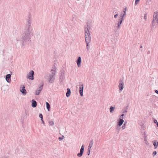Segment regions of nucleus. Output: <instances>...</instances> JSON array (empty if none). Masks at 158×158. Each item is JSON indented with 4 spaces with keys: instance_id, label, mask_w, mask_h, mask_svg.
Masks as SVG:
<instances>
[{
    "instance_id": "423d86ee",
    "label": "nucleus",
    "mask_w": 158,
    "mask_h": 158,
    "mask_svg": "<svg viewBox=\"0 0 158 158\" xmlns=\"http://www.w3.org/2000/svg\"><path fill=\"white\" fill-rule=\"evenodd\" d=\"M124 84L123 81H119V83L118 85V87L119 89V92L120 93L123 89V88L124 87Z\"/></svg>"
},
{
    "instance_id": "c85d7f7f",
    "label": "nucleus",
    "mask_w": 158,
    "mask_h": 158,
    "mask_svg": "<svg viewBox=\"0 0 158 158\" xmlns=\"http://www.w3.org/2000/svg\"><path fill=\"white\" fill-rule=\"evenodd\" d=\"M156 153H157V152H156V151H154L153 152V153H152L153 156H155L156 154Z\"/></svg>"
},
{
    "instance_id": "20e7f679",
    "label": "nucleus",
    "mask_w": 158,
    "mask_h": 158,
    "mask_svg": "<svg viewBox=\"0 0 158 158\" xmlns=\"http://www.w3.org/2000/svg\"><path fill=\"white\" fill-rule=\"evenodd\" d=\"M155 21H156V23H158V12H154L153 18V21H152V24L153 26L155 25Z\"/></svg>"
},
{
    "instance_id": "2eb2a0df",
    "label": "nucleus",
    "mask_w": 158,
    "mask_h": 158,
    "mask_svg": "<svg viewBox=\"0 0 158 158\" xmlns=\"http://www.w3.org/2000/svg\"><path fill=\"white\" fill-rule=\"evenodd\" d=\"M84 145H83L82 146L80 149V157H81L82 156L84 152Z\"/></svg>"
},
{
    "instance_id": "a18cd8bd",
    "label": "nucleus",
    "mask_w": 158,
    "mask_h": 158,
    "mask_svg": "<svg viewBox=\"0 0 158 158\" xmlns=\"http://www.w3.org/2000/svg\"><path fill=\"white\" fill-rule=\"evenodd\" d=\"M17 41H19V39H17Z\"/></svg>"
},
{
    "instance_id": "cd10ccee",
    "label": "nucleus",
    "mask_w": 158,
    "mask_h": 158,
    "mask_svg": "<svg viewBox=\"0 0 158 158\" xmlns=\"http://www.w3.org/2000/svg\"><path fill=\"white\" fill-rule=\"evenodd\" d=\"M143 19L145 20V21H146L147 20V14H145L144 15Z\"/></svg>"
},
{
    "instance_id": "bb28decb",
    "label": "nucleus",
    "mask_w": 158,
    "mask_h": 158,
    "mask_svg": "<svg viewBox=\"0 0 158 158\" xmlns=\"http://www.w3.org/2000/svg\"><path fill=\"white\" fill-rule=\"evenodd\" d=\"M64 137V136L63 135H62L61 136L59 137L58 138V139L60 141L62 140Z\"/></svg>"
},
{
    "instance_id": "473e14b6",
    "label": "nucleus",
    "mask_w": 158,
    "mask_h": 158,
    "mask_svg": "<svg viewBox=\"0 0 158 158\" xmlns=\"http://www.w3.org/2000/svg\"><path fill=\"white\" fill-rule=\"evenodd\" d=\"M90 150H91V149L89 148V149H88V155H89L90 153Z\"/></svg>"
},
{
    "instance_id": "b1692460",
    "label": "nucleus",
    "mask_w": 158,
    "mask_h": 158,
    "mask_svg": "<svg viewBox=\"0 0 158 158\" xmlns=\"http://www.w3.org/2000/svg\"><path fill=\"white\" fill-rule=\"evenodd\" d=\"M40 90H37L35 91V94L36 95H38L40 94Z\"/></svg>"
},
{
    "instance_id": "4be33fe9",
    "label": "nucleus",
    "mask_w": 158,
    "mask_h": 158,
    "mask_svg": "<svg viewBox=\"0 0 158 158\" xmlns=\"http://www.w3.org/2000/svg\"><path fill=\"white\" fill-rule=\"evenodd\" d=\"M128 107V106H127L126 107V109L125 110V109H123L122 110V112L123 113H127V109Z\"/></svg>"
},
{
    "instance_id": "ea45409f",
    "label": "nucleus",
    "mask_w": 158,
    "mask_h": 158,
    "mask_svg": "<svg viewBox=\"0 0 158 158\" xmlns=\"http://www.w3.org/2000/svg\"><path fill=\"white\" fill-rule=\"evenodd\" d=\"M125 116V114H122L121 115V117L122 116V117H123V116Z\"/></svg>"
},
{
    "instance_id": "1a4fd4ad",
    "label": "nucleus",
    "mask_w": 158,
    "mask_h": 158,
    "mask_svg": "<svg viewBox=\"0 0 158 158\" xmlns=\"http://www.w3.org/2000/svg\"><path fill=\"white\" fill-rule=\"evenodd\" d=\"M121 118V116H120L118 121V125L119 126H121L124 122V120L123 119V118Z\"/></svg>"
},
{
    "instance_id": "7c9ffc66",
    "label": "nucleus",
    "mask_w": 158,
    "mask_h": 158,
    "mask_svg": "<svg viewBox=\"0 0 158 158\" xmlns=\"http://www.w3.org/2000/svg\"><path fill=\"white\" fill-rule=\"evenodd\" d=\"M140 0H135V5H136L139 3Z\"/></svg>"
},
{
    "instance_id": "58836bf2",
    "label": "nucleus",
    "mask_w": 158,
    "mask_h": 158,
    "mask_svg": "<svg viewBox=\"0 0 158 158\" xmlns=\"http://www.w3.org/2000/svg\"><path fill=\"white\" fill-rule=\"evenodd\" d=\"M42 123L43 124H45V122L44 120L42 121Z\"/></svg>"
},
{
    "instance_id": "c9c22d12",
    "label": "nucleus",
    "mask_w": 158,
    "mask_h": 158,
    "mask_svg": "<svg viewBox=\"0 0 158 158\" xmlns=\"http://www.w3.org/2000/svg\"><path fill=\"white\" fill-rule=\"evenodd\" d=\"M155 92L158 94V90H155Z\"/></svg>"
},
{
    "instance_id": "0eeeda50",
    "label": "nucleus",
    "mask_w": 158,
    "mask_h": 158,
    "mask_svg": "<svg viewBox=\"0 0 158 158\" xmlns=\"http://www.w3.org/2000/svg\"><path fill=\"white\" fill-rule=\"evenodd\" d=\"M126 8H125L124 10H123L121 13V14L120 15V18L119 19H122V20L123 19L124 17L126 15Z\"/></svg>"
},
{
    "instance_id": "2f4dec72",
    "label": "nucleus",
    "mask_w": 158,
    "mask_h": 158,
    "mask_svg": "<svg viewBox=\"0 0 158 158\" xmlns=\"http://www.w3.org/2000/svg\"><path fill=\"white\" fill-rule=\"evenodd\" d=\"M154 122L156 124V125H157V123H158V122H157V120L155 119H154Z\"/></svg>"
},
{
    "instance_id": "7ed1b4c3",
    "label": "nucleus",
    "mask_w": 158,
    "mask_h": 158,
    "mask_svg": "<svg viewBox=\"0 0 158 158\" xmlns=\"http://www.w3.org/2000/svg\"><path fill=\"white\" fill-rule=\"evenodd\" d=\"M51 74H49L46 77V79L48 80V81L50 83H53L54 82L55 78L53 77L55 75L56 71L53 69L51 70Z\"/></svg>"
},
{
    "instance_id": "e433bc0d",
    "label": "nucleus",
    "mask_w": 158,
    "mask_h": 158,
    "mask_svg": "<svg viewBox=\"0 0 158 158\" xmlns=\"http://www.w3.org/2000/svg\"><path fill=\"white\" fill-rule=\"evenodd\" d=\"M120 126H119V127H118L117 128V130H120Z\"/></svg>"
},
{
    "instance_id": "4468645a",
    "label": "nucleus",
    "mask_w": 158,
    "mask_h": 158,
    "mask_svg": "<svg viewBox=\"0 0 158 158\" xmlns=\"http://www.w3.org/2000/svg\"><path fill=\"white\" fill-rule=\"evenodd\" d=\"M64 71L62 69L60 71V74H61V76L60 77V78L61 80L63 79H64L63 76L64 75Z\"/></svg>"
},
{
    "instance_id": "9d476101",
    "label": "nucleus",
    "mask_w": 158,
    "mask_h": 158,
    "mask_svg": "<svg viewBox=\"0 0 158 158\" xmlns=\"http://www.w3.org/2000/svg\"><path fill=\"white\" fill-rule=\"evenodd\" d=\"M11 74H7L6 76V80L7 82L10 83L11 82Z\"/></svg>"
},
{
    "instance_id": "5701e85b",
    "label": "nucleus",
    "mask_w": 158,
    "mask_h": 158,
    "mask_svg": "<svg viewBox=\"0 0 158 158\" xmlns=\"http://www.w3.org/2000/svg\"><path fill=\"white\" fill-rule=\"evenodd\" d=\"M127 123V122L126 121H125L123 125L122 128V129H124L125 128V125Z\"/></svg>"
},
{
    "instance_id": "aec40b11",
    "label": "nucleus",
    "mask_w": 158,
    "mask_h": 158,
    "mask_svg": "<svg viewBox=\"0 0 158 158\" xmlns=\"http://www.w3.org/2000/svg\"><path fill=\"white\" fill-rule=\"evenodd\" d=\"M153 144L155 147V148L156 149V148L158 146V142H156L155 141L153 143Z\"/></svg>"
},
{
    "instance_id": "412c9836",
    "label": "nucleus",
    "mask_w": 158,
    "mask_h": 158,
    "mask_svg": "<svg viewBox=\"0 0 158 158\" xmlns=\"http://www.w3.org/2000/svg\"><path fill=\"white\" fill-rule=\"evenodd\" d=\"M114 110V107L112 106H111L110 108V112L111 113L113 112V111Z\"/></svg>"
},
{
    "instance_id": "f257e3e1",
    "label": "nucleus",
    "mask_w": 158,
    "mask_h": 158,
    "mask_svg": "<svg viewBox=\"0 0 158 158\" xmlns=\"http://www.w3.org/2000/svg\"><path fill=\"white\" fill-rule=\"evenodd\" d=\"M27 22L22 34L20 42L23 46L27 42L31 41V36L32 35L31 24V16L29 15L27 19Z\"/></svg>"
},
{
    "instance_id": "f704fd0d",
    "label": "nucleus",
    "mask_w": 158,
    "mask_h": 158,
    "mask_svg": "<svg viewBox=\"0 0 158 158\" xmlns=\"http://www.w3.org/2000/svg\"><path fill=\"white\" fill-rule=\"evenodd\" d=\"M118 15V14H116L114 16V17L115 18H117V16Z\"/></svg>"
},
{
    "instance_id": "f8f14e48",
    "label": "nucleus",
    "mask_w": 158,
    "mask_h": 158,
    "mask_svg": "<svg viewBox=\"0 0 158 158\" xmlns=\"http://www.w3.org/2000/svg\"><path fill=\"white\" fill-rule=\"evenodd\" d=\"M123 20L118 19L117 21L118 22L117 27L118 29H119L120 28V25L122 24Z\"/></svg>"
},
{
    "instance_id": "dca6fc26",
    "label": "nucleus",
    "mask_w": 158,
    "mask_h": 158,
    "mask_svg": "<svg viewBox=\"0 0 158 158\" xmlns=\"http://www.w3.org/2000/svg\"><path fill=\"white\" fill-rule=\"evenodd\" d=\"M71 94V90L69 88H67V92L66 93V96L67 97H69V96H70V94Z\"/></svg>"
},
{
    "instance_id": "a19ab883",
    "label": "nucleus",
    "mask_w": 158,
    "mask_h": 158,
    "mask_svg": "<svg viewBox=\"0 0 158 158\" xmlns=\"http://www.w3.org/2000/svg\"><path fill=\"white\" fill-rule=\"evenodd\" d=\"M41 118V119H40V120H41V121H42V120H43V118Z\"/></svg>"
},
{
    "instance_id": "f03ea898",
    "label": "nucleus",
    "mask_w": 158,
    "mask_h": 158,
    "mask_svg": "<svg viewBox=\"0 0 158 158\" xmlns=\"http://www.w3.org/2000/svg\"><path fill=\"white\" fill-rule=\"evenodd\" d=\"M90 26L88 24H87V27H85V39L86 43L87 44V48H88V44L91 41V38L89 31V29H90Z\"/></svg>"
},
{
    "instance_id": "c03bdc74",
    "label": "nucleus",
    "mask_w": 158,
    "mask_h": 158,
    "mask_svg": "<svg viewBox=\"0 0 158 158\" xmlns=\"http://www.w3.org/2000/svg\"><path fill=\"white\" fill-rule=\"evenodd\" d=\"M150 53V51H148V53Z\"/></svg>"
},
{
    "instance_id": "39448f33",
    "label": "nucleus",
    "mask_w": 158,
    "mask_h": 158,
    "mask_svg": "<svg viewBox=\"0 0 158 158\" xmlns=\"http://www.w3.org/2000/svg\"><path fill=\"white\" fill-rule=\"evenodd\" d=\"M34 72L33 70L31 71L27 75V79H29L31 80H33L34 79Z\"/></svg>"
},
{
    "instance_id": "6e6552de",
    "label": "nucleus",
    "mask_w": 158,
    "mask_h": 158,
    "mask_svg": "<svg viewBox=\"0 0 158 158\" xmlns=\"http://www.w3.org/2000/svg\"><path fill=\"white\" fill-rule=\"evenodd\" d=\"M80 95L81 96H83V85L82 83L80 84Z\"/></svg>"
},
{
    "instance_id": "37998d69",
    "label": "nucleus",
    "mask_w": 158,
    "mask_h": 158,
    "mask_svg": "<svg viewBox=\"0 0 158 158\" xmlns=\"http://www.w3.org/2000/svg\"><path fill=\"white\" fill-rule=\"evenodd\" d=\"M140 48H142V45H141V46H140Z\"/></svg>"
},
{
    "instance_id": "c756f323",
    "label": "nucleus",
    "mask_w": 158,
    "mask_h": 158,
    "mask_svg": "<svg viewBox=\"0 0 158 158\" xmlns=\"http://www.w3.org/2000/svg\"><path fill=\"white\" fill-rule=\"evenodd\" d=\"M15 33H13V35H16L18 34V31L16 30H15Z\"/></svg>"
},
{
    "instance_id": "de8ad7c7",
    "label": "nucleus",
    "mask_w": 158,
    "mask_h": 158,
    "mask_svg": "<svg viewBox=\"0 0 158 158\" xmlns=\"http://www.w3.org/2000/svg\"><path fill=\"white\" fill-rule=\"evenodd\" d=\"M157 127H158V123H157Z\"/></svg>"
},
{
    "instance_id": "72a5a7b5",
    "label": "nucleus",
    "mask_w": 158,
    "mask_h": 158,
    "mask_svg": "<svg viewBox=\"0 0 158 158\" xmlns=\"http://www.w3.org/2000/svg\"><path fill=\"white\" fill-rule=\"evenodd\" d=\"M39 117L40 118H43V116L42 114H41V113L39 115Z\"/></svg>"
},
{
    "instance_id": "393cba45",
    "label": "nucleus",
    "mask_w": 158,
    "mask_h": 158,
    "mask_svg": "<svg viewBox=\"0 0 158 158\" xmlns=\"http://www.w3.org/2000/svg\"><path fill=\"white\" fill-rule=\"evenodd\" d=\"M76 62L77 63L78 67H79V56L77 57V60Z\"/></svg>"
},
{
    "instance_id": "a878e982",
    "label": "nucleus",
    "mask_w": 158,
    "mask_h": 158,
    "mask_svg": "<svg viewBox=\"0 0 158 158\" xmlns=\"http://www.w3.org/2000/svg\"><path fill=\"white\" fill-rule=\"evenodd\" d=\"M49 123L50 125L53 126L54 125V122L52 121H49Z\"/></svg>"
},
{
    "instance_id": "9b49d317",
    "label": "nucleus",
    "mask_w": 158,
    "mask_h": 158,
    "mask_svg": "<svg viewBox=\"0 0 158 158\" xmlns=\"http://www.w3.org/2000/svg\"><path fill=\"white\" fill-rule=\"evenodd\" d=\"M22 88L20 89V91L23 94V95H25L26 94L27 92L26 89H25V86L24 85H21Z\"/></svg>"
},
{
    "instance_id": "f3484780",
    "label": "nucleus",
    "mask_w": 158,
    "mask_h": 158,
    "mask_svg": "<svg viewBox=\"0 0 158 158\" xmlns=\"http://www.w3.org/2000/svg\"><path fill=\"white\" fill-rule=\"evenodd\" d=\"M93 139H91L90 142L89 143V146L88 147V148L89 149V148L91 149V148L92 147L93 145Z\"/></svg>"
},
{
    "instance_id": "a211bd4d",
    "label": "nucleus",
    "mask_w": 158,
    "mask_h": 158,
    "mask_svg": "<svg viewBox=\"0 0 158 158\" xmlns=\"http://www.w3.org/2000/svg\"><path fill=\"white\" fill-rule=\"evenodd\" d=\"M43 86L44 83L43 82H42L40 86L38 87V90H40L41 92L43 88Z\"/></svg>"
},
{
    "instance_id": "79ce46f5",
    "label": "nucleus",
    "mask_w": 158,
    "mask_h": 158,
    "mask_svg": "<svg viewBox=\"0 0 158 158\" xmlns=\"http://www.w3.org/2000/svg\"><path fill=\"white\" fill-rule=\"evenodd\" d=\"M77 155L79 157V153H78Z\"/></svg>"
},
{
    "instance_id": "ddd939ff",
    "label": "nucleus",
    "mask_w": 158,
    "mask_h": 158,
    "mask_svg": "<svg viewBox=\"0 0 158 158\" xmlns=\"http://www.w3.org/2000/svg\"><path fill=\"white\" fill-rule=\"evenodd\" d=\"M32 103H31V106L33 108L37 106V102H36L34 99H32L31 100Z\"/></svg>"
},
{
    "instance_id": "4c0bfd02",
    "label": "nucleus",
    "mask_w": 158,
    "mask_h": 158,
    "mask_svg": "<svg viewBox=\"0 0 158 158\" xmlns=\"http://www.w3.org/2000/svg\"><path fill=\"white\" fill-rule=\"evenodd\" d=\"M81 63V58L80 57V65Z\"/></svg>"
},
{
    "instance_id": "6ab92c4d",
    "label": "nucleus",
    "mask_w": 158,
    "mask_h": 158,
    "mask_svg": "<svg viewBox=\"0 0 158 158\" xmlns=\"http://www.w3.org/2000/svg\"><path fill=\"white\" fill-rule=\"evenodd\" d=\"M46 107L48 111L50 110V104L48 102H46Z\"/></svg>"
},
{
    "instance_id": "49530a36",
    "label": "nucleus",
    "mask_w": 158,
    "mask_h": 158,
    "mask_svg": "<svg viewBox=\"0 0 158 158\" xmlns=\"http://www.w3.org/2000/svg\"><path fill=\"white\" fill-rule=\"evenodd\" d=\"M77 86H76V88H77H77H78Z\"/></svg>"
}]
</instances>
